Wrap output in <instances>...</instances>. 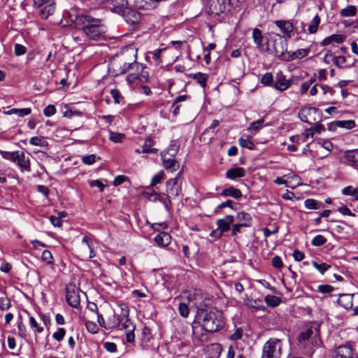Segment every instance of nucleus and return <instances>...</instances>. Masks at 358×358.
Listing matches in <instances>:
<instances>
[{
    "instance_id": "15",
    "label": "nucleus",
    "mask_w": 358,
    "mask_h": 358,
    "mask_svg": "<svg viewBox=\"0 0 358 358\" xmlns=\"http://www.w3.org/2000/svg\"><path fill=\"white\" fill-rule=\"evenodd\" d=\"M291 81L287 79L282 72H279L275 76L273 86L279 91H284L291 85Z\"/></svg>"
},
{
    "instance_id": "39",
    "label": "nucleus",
    "mask_w": 358,
    "mask_h": 358,
    "mask_svg": "<svg viewBox=\"0 0 358 358\" xmlns=\"http://www.w3.org/2000/svg\"><path fill=\"white\" fill-rule=\"evenodd\" d=\"M265 302L266 303L271 307H276L278 306L280 302L281 299L278 296L273 295H267L265 296Z\"/></svg>"
},
{
    "instance_id": "7",
    "label": "nucleus",
    "mask_w": 358,
    "mask_h": 358,
    "mask_svg": "<svg viewBox=\"0 0 358 358\" xmlns=\"http://www.w3.org/2000/svg\"><path fill=\"white\" fill-rule=\"evenodd\" d=\"M104 6L114 13L124 15L128 7L127 0H103Z\"/></svg>"
},
{
    "instance_id": "21",
    "label": "nucleus",
    "mask_w": 358,
    "mask_h": 358,
    "mask_svg": "<svg viewBox=\"0 0 358 358\" xmlns=\"http://www.w3.org/2000/svg\"><path fill=\"white\" fill-rule=\"evenodd\" d=\"M252 38L253 39L254 43L257 45V48L259 52H262V49L265 45V43H263L264 36L262 35V31L258 28H255L252 29Z\"/></svg>"
},
{
    "instance_id": "32",
    "label": "nucleus",
    "mask_w": 358,
    "mask_h": 358,
    "mask_svg": "<svg viewBox=\"0 0 358 358\" xmlns=\"http://www.w3.org/2000/svg\"><path fill=\"white\" fill-rule=\"evenodd\" d=\"M344 157L350 163L357 164L358 166V149L346 151Z\"/></svg>"
},
{
    "instance_id": "6",
    "label": "nucleus",
    "mask_w": 358,
    "mask_h": 358,
    "mask_svg": "<svg viewBox=\"0 0 358 358\" xmlns=\"http://www.w3.org/2000/svg\"><path fill=\"white\" fill-rule=\"evenodd\" d=\"M120 306L121 308V313L119 315H115V320L113 322L114 327H118L120 323L124 320L125 321L123 324V329L126 331H134L136 327L129 318V310L128 306L125 304H121Z\"/></svg>"
},
{
    "instance_id": "62",
    "label": "nucleus",
    "mask_w": 358,
    "mask_h": 358,
    "mask_svg": "<svg viewBox=\"0 0 358 358\" xmlns=\"http://www.w3.org/2000/svg\"><path fill=\"white\" fill-rule=\"evenodd\" d=\"M338 211L343 215L355 217V214L352 213L349 208L346 206H342L338 208Z\"/></svg>"
},
{
    "instance_id": "64",
    "label": "nucleus",
    "mask_w": 358,
    "mask_h": 358,
    "mask_svg": "<svg viewBox=\"0 0 358 358\" xmlns=\"http://www.w3.org/2000/svg\"><path fill=\"white\" fill-rule=\"evenodd\" d=\"M178 148L179 146L176 145V144H171L170 146L164 152L176 157L178 153Z\"/></svg>"
},
{
    "instance_id": "60",
    "label": "nucleus",
    "mask_w": 358,
    "mask_h": 358,
    "mask_svg": "<svg viewBox=\"0 0 358 358\" xmlns=\"http://www.w3.org/2000/svg\"><path fill=\"white\" fill-rule=\"evenodd\" d=\"M87 329L92 334L97 333L99 330L98 326L93 322H86L85 323Z\"/></svg>"
},
{
    "instance_id": "37",
    "label": "nucleus",
    "mask_w": 358,
    "mask_h": 358,
    "mask_svg": "<svg viewBox=\"0 0 358 358\" xmlns=\"http://www.w3.org/2000/svg\"><path fill=\"white\" fill-rule=\"evenodd\" d=\"M334 125L340 127L345 128L348 129H352L355 127V122L354 120H338L334 122Z\"/></svg>"
},
{
    "instance_id": "14",
    "label": "nucleus",
    "mask_w": 358,
    "mask_h": 358,
    "mask_svg": "<svg viewBox=\"0 0 358 358\" xmlns=\"http://www.w3.org/2000/svg\"><path fill=\"white\" fill-rule=\"evenodd\" d=\"M274 24L282 31L285 36L290 38L294 30L293 24L288 20H275Z\"/></svg>"
},
{
    "instance_id": "42",
    "label": "nucleus",
    "mask_w": 358,
    "mask_h": 358,
    "mask_svg": "<svg viewBox=\"0 0 358 358\" xmlns=\"http://www.w3.org/2000/svg\"><path fill=\"white\" fill-rule=\"evenodd\" d=\"M310 52L309 49H299L295 52H293L290 56V59H302L308 55Z\"/></svg>"
},
{
    "instance_id": "34",
    "label": "nucleus",
    "mask_w": 358,
    "mask_h": 358,
    "mask_svg": "<svg viewBox=\"0 0 358 358\" xmlns=\"http://www.w3.org/2000/svg\"><path fill=\"white\" fill-rule=\"evenodd\" d=\"M357 12V9L356 6L349 5L341 10L340 15L342 17H352L356 15Z\"/></svg>"
},
{
    "instance_id": "10",
    "label": "nucleus",
    "mask_w": 358,
    "mask_h": 358,
    "mask_svg": "<svg viewBox=\"0 0 358 358\" xmlns=\"http://www.w3.org/2000/svg\"><path fill=\"white\" fill-rule=\"evenodd\" d=\"M315 115H317L318 118H320L319 110L315 108H303L299 113L301 120L309 124H314V122H316L315 117L311 119V116Z\"/></svg>"
},
{
    "instance_id": "5",
    "label": "nucleus",
    "mask_w": 358,
    "mask_h": 358,
    "mask_svg": "<svg viewBox=\"0 0 358 358\" xmlns=\"http://www.w3.org/2000/svg\"><path fill=\"white\" fill-rule=\"evenodd\" d=\"M281 355L282 342L280 339L272 338L265 343L262 358H280Z\"/></svg>"
},
{
    "instance_id": "19",
    "label": "nucleus",
    "mask_w": 358,
    "mask_h": 358,
    "mask_svg": "<svg viewBox=\"0 0 358 358\" xmlns=\"http://www.w3.org/2000/svg\"><path fill=\"white\" fill-rule=\"evenodd\" d=\"M353 350L348 345H341L334 352V358H353Z\"/></svg>"
},
{
    "instance_id": "23",
    "label": "nucleus",
    "mask_w": 358,
    "mask_h": 358,
    "mask_svg": "<svg viewBox=\"0 0 358 358\" xmlns=\"http://www.w3.org/2000/svg\"><path fill=\"white\" fill-rule=\"evenodd\" d=\"M245 175V171L242 167L229 169L226 172V177L231 180L244 177Z\"/></svg>"
},
{
    "instance_id": "30",
    "label": "nucleus",
    "mask_w": 358,
    "mask_h": 358,
    "mask_svg": "<svg viewBox=\"0 0 358 358\" xmlns=\"http://www.w3.org/2000/svg\"><path fill=\"white\" fill-rule=\"evenodd\" d=\"M345 39V36L343 34H333L323 41V44L327 45L331 42H336L337 43H343Z\"/></svg>"
},
{
    "instance_id": "11",
    "label": "nucleus",
    "mask_w": 358,
    "mask_h": 358,
    "mask_svg": "<svg viewBox=\"0 0 358 358\" xmlns=\"http://www.w3.org/2000/svg\"><path fill=\"white\" fill-rule=\"evenodd\" d=\"M194 295L189 290H185L180 293V316L187 317L189 315L188 304L192 301Z\"/></svg>"
},
{
    "instance_id": "55",
    "label": "nucleus",
    "mask_w": 358,
    "mask_h": 358,
    "mask_svg": "<svg viewBox=\"0 0 358 358\" xmlns=\"http://www.w3.org/2000/svg\"><path fill=\"white\" fill-rule=\"evenodd\" d=\"M96 155H90L87 156H83L82 157V162L87 165L93 164L96 162Z\"/></svg>"
},
{
    "instance_id": "43",
    "label": "nucleus",
    "mask_w": 358,
    "mask_h": 358,
    "mask_svg": "<svg viewBox=\"0 0 358 358\" xmlns=\"http://www.w3.org/2000/svg\"><path fill=\"white\" fill-rule=\"evenodd\" d=\"M193 78L196 80V82L202 87H205L206 85V80L208 79V76L206 73H197L194 74Z\"/></svg>"
},
{
    "instance_id": "59",
    "label": "nucleus",
    "mask_w": 358,
    "mask_h": 358,
    "mask_svg": "<svg viewBox=\"0 0 358 358\" xmlns=\"http://www.w3.org/2000/svg\"><path fill=\"white\" fill-rule=\"evenodd\" d=\"M30 325L32 328H36L38 333H42L43 331V327L38 324L36 320L33 316L29 317Z\"/></svg>"
},
{
    "instance_id": "54",
    "label": "nucleus",
    "mask_w": 358,
    "mask_h": 358,
    "mask_svg": "<svg viewBox=\"0 0 358 358\" xmlns=\"http://www.w3.org/2000/svg\"><path fill=\"white\" fill-rule=\"evenodd\" d=\"M334 290V287L329 285H320L317 287V291L323 294H329Z\"/></svg>"
},
{
    "instance_id": "16",
    "label": "nucleus",
    "mask_w": 358,
    "mask_h": 358,
    "mask_svg": "<svg viewBox=\"0 0 358 358\" xmlns=\"http://www.w3.org/2000/svg\"><path fill=\"white\" fill-rule=\"evenodd\" d=\"M208 6L211 13L220 15L226 9V0H208Z\"/></svg>"
},
{
    "instance_id": "17",
    "label": "nucleus",
    "mask_w": 358,
    "mask_h": 358,
    "mask_svg": "<svg viewBox=\"0 0 358 358\" xmlns=\"http://www.w3.org/2000/svg\"><path fill=\"white\" fill-rule=\"evenodd\" d=\"M175 157H176L173 155L162 152V159L163 161V165L166 169H171V171L176 169V166L177 165V166H178V165L177 164L178 162Z\"/></svg>"
},
{
    "instance_id": "52",
    "label": "nucleus",
    "mask_w": 358,
    "mask_h": 358,
    "mask_svg": "<svg viewBox=\"0 0 358 358\" xmlns=\"http://www.w3.org/2000/svg\"><path fill=\"white\" fill-rule=\"evenodd\" d=\"M83 114L82 112L73 109V108H69L64 113V117L71 118L73 116H81Z\"/></svg>"
},
{
    "instance_id": "46",
    "label": "nucleus",
    "mask_w": 358,
    "mask_h": 358,
    "mask_svg": "<svg viewBox=\"0 0 358 358\" xmlns=\"http://www.w3.org/2000/svg\"><path fill=\"white\" fill-rule=\"evenodd\" d=\"M238 143H239V145L242 147V148H248L250 150H252L255 149V145L254 143L249 139H245V138H240L238 139Z\"/></svg>"
},
{
    "instance_id": "35",
    "label": "nucleus",
    "mask_w": 358,
    "mask_h": 358,
    "mask_svg": "<svg viewBox=\"0 0 358 358\" xmlns=\"http://www.w3.org/2000/svg\"><path fill=\"white\" fill-rule=\"evenodd\" d=\"M304 206L308 209L317 210L322 207V203L315 199H308L305 200Z\"/></svg>"
},
{
    "instance_id": "1",
    "label": "nucleus",
    "mask_w": 358,
    "mask_h": 358,
    "mask_svg": "<svg viewBox=\"0 0 358 358\" xmlns=\"http://www.w3.org/2000/svg\"><path fill=\"white\" fill-rule=\"evenodd\" d=\"M75 26L92 40L100 39L105 32L101 20L89 15L77 16L75 19Z\"/></svg>"
},
{
    "instance_id": "61",
    "label": "nucleus",
    "mask_w": 358,
    "mask_h": 358,
    "mask_svg": "<svg viewBox=\"0 0 358 358\" xmlns=\"http://www.w3.org/2000/svg\"><path fill=\"white\" fill-rule=\"evenodd\" d=\"M124 137V134L119 133L111 132L110 134V139L115 143L121 142Z\"/></svg>"
},
{
    "instance_id": "44",
    "label": "nucleus",
    "mask_w": 358,
    "mask_h": 358,
    "mask_svg": "<svg viewBox=\"0 0 358 358\" xmlns=\"http://www.w3.org/2000/svg\"><path fill=\"white\" fill-rule=\"evenodd\" d=\"M312 264L322 274H323L329 268H331V266L329 264H327L326 263L318 264L315 261L312 262Z\"/></svg>"
},
{
    "instance_id": "18",
    "label": "nucleus",
    "mask_w": 358,
    "mask_h": 358,
    "mask_svg": "<svg viewBox=\"0 0 358 358\" xmlns=\"http://www.w3.org/2000/svg\"><path fill=\"white\" fill-rule=\"evenodd\" d=\"M332 57V62L338 68H350L353 66L354 63L348 62L347 57L344 56H332L331 52H328L325 55V58L327 57Z\"/></svg>"
},
{
    "instance_id": "28",
    "label": "nucleus",
    "mask_w": 358,
    "mask_h": 358,
    "mask_svg": "<svg viewBox=\"0 0 358 358\" xmlns=\"http://www.w3.org/2000/svg\"><path fill=\"white\" fill-rule=\"evenodd\" d=\"M136 8L141 10H150L155 7L153 0H134Z\"/></svg>"
},
{
    "instance_id": "38",
    "label": "nucleus",
    "mask_w": 358,
    "mask_h": 358,
    "mask_svg": "<svg viewBox=\"0 0 358 358\" xmlns=\"http://www.w3.org/2000/svg\"><path fill=\"white\" fill-rule=\"evenodd\" d=\"M30 144L33 145L46 147L48 145V141L45 137L43 136H34L30 138Z\"/></svg>"
},
{
    "instance_id": "25",
    "label": "nucleus",
    "mask_w": 358,
    "mask_h": 358,
    "mask_svg": "<svg viewBox=\"0 0 358 358\" xmlns=\"http://www.w3.org/2000/svg\"><path fill=\"white\" fill-rule=\"evenodd\" d=\"M54 1L51 3H48V4L44 5L43 7H41L39 10V15L42 19H47L50 15L54 13L55 12V6Z\"/></svg>"
},
{
    "instance_id": "27",
    "label": "nucleus",
    "mask_w": 358,
    "mask_h": 358,
    "mask_svg": "<svg viewBox=\"0 0 358 358\" xmlns=\"http://www.w3.org/2000/svg\"><path fill=\"white\" fill-rule=\"evenodd\" d=\"M337 302L344 308L349 309L352 306V296L350 294H341Z\"/></svg>"
},
{
    "instance_id": "49",
    "label": "nucleus",
    "mask_w": 358,
    "mask_h": 358,
    "mask_svg": "<svg viewBox=\"0 0 358 358\" xmlns=\"http://www.w3.org/2000/svg\"><path fill=\"white\" fill-rule=\"evenodd\" d=\"M313 331L311 329H308L299 334L298 340L300 343L305 342L313 335Z\"/></svg>"
},
{
    "instance_id": "33",
    "label": "nucleus",
    "mask_w": 358,
    "mask_h": 358,
    "mask_svg": "<svg viewBox=\"0 0 358 358\" xmlns=\"http://www.w3.org/2000/svg\"><path fill=\"white\" fill-rule=\"evenodd\" d=\"M236 218L238 222H240V224L244 227H248L250 225L252 218L249 213L240 212L237 214Z\"/></svg>"
},
{
    "instance_id": "51",
    "label": "nucleus",
    "mask_w": 358,
    "mask_h": 358,
    "mask_svg": "<svg viewBox=\"0 0 358 358\" xmlns=\"http://www.w3.org/2000/svg\"><path fill=\"white\" fill-rule=\"evenodd\" d=\"M65 334H66V330L64 328H59L57 331H55L53 334H52V337L53 338H55L56 341L60 342L62 341L64 336H65Z\"/></svg>"
},
{
    "instance_id": "63",
    "label": "nucleus",
    "mask_w": 358,
    "mask_h": 358,
    "mask_svg": "<svg viewBox=\"0 0 358 358\" xmlns=\"http://www.w3.org/2000/svg\"><path fill=\"white\" fill-rule=\"evenodd\" d=\"M110 94L112 97L114 99V101L116 103H120L123 99L121 96L120 92L117 90H112L110 91Z\"/></svg>"
},
{
    "instance_id": "31",
    "label": "nucleus",
    "mask_w": 358,
    "mask_h": 358,
    "mask_svg": "<svg viewBox=\"0 0 358 358\" xmlns=\"http://www.w3.org/2000/svg\"><path fill=\"white\" fill-rule=\"evenodd\" d=\"M31 113V110L29 108H12L9 110L5 111L4 113L6 115H13L16 114L19 117H24L26 115H29Z\"/></svg>"
},
{
    "instance_id": "36",
    "label": "nucleus",
    "mask_w": 358,
    "mask_h": 358,
    "mask_svg": "<svg viewBox=\"0 0 358 358\" xmlns=\"http://www.w3.org/2000/svg\"><path fill=\"white\" fill-rule=\"evenodd\" d=\"M79 255L82 257V259H89L95 256V253L92 248V245L90 248H80L79 251Z\"/></svg>"
},
{
    "instance_id": "20",
    "label": "nucleus",
    "mask_w": 358,
    "mask_h": 358,
    "mask_svg": "<svg viewBox=\"0 0 358 358\" xmlns=\"http://www.w3.org/2000/svg\"><path fill=\"white\" fill-rule=\"evenodd\" d=\"M234 217L233 215H227L222 219L217 220V226L221 231L226 232L230 229L231 224L234 222Z\"/></svg>"
},
{
    "instance_id": "50",
    "label": "nucleus",
    "mask_w": 358,
    "mask_h": 358,
    "mask_svg": "<svg viewBox=\"0 0 358 358\" xmlns=\"http://www.w3.org/2000/svg\"><path fill=\"white\" fill-rule=\"evenodd\" d=\"M10 307V301L7 296L0 298V310L4 311Z\"/></svg>"
},
{
    "instance_id": "41",
    "label": "nucleus",
    "mask_w": 358,
    "mask_h": 358,
    "mask_svg": "<svg viewBox=\"0 0 358 358\" xmlns=\"http://www.w3.org/2000/svg\"><path fill=\"white\" fill-rule=\"evenodd\" d=\"M320 23V17L317 14L315 15V17L312 20L311 23L308 26V32L310 34H315L318 29V26H319Z\"/></svg>"
},
{
    "instance_id": "22",
    "label": "nucleus",
    "mask_w": 358,
    "mask_h": 358,
    "mask_svg": "<svg viewBox=\"0 0 358 358\" xmlns=\"http://www.w3.org/2000/svg\"><path fill=\"white\" fill-rule=\"evenodd\" d=\"M124 17L126 21L131 24L137 23L141 20V15L135 10L131 9L127 7V11L122 15Z\"/></svg>"
},
{
    "instance_id": "56",
    "label": "nucleus",
    "mask_w": 358,
    "mask_h": 358,
    "mask_svg": "<svg viewBox=\"0 0 358 358\" xmlns=\"http://www.w3.org/2000/svg\"><path fill=\"white\" fill-rule=\"evenodd\" d=\"M264 122V119H260L256 122H254L250 124L248 129H252L255 131H257L263 126Z\"/></svg>"
},
{
    "instance_id": "12",
    "label": "nucleus",
    "mask_w": 358,
    "mask_h": 358,
    "mask_svg": "<svg viewBox=\"0 0 358 358\" xmlns=\"http://www.w3.org/2000/svg\"><path fill=\"white\" fill-rule=\"evenodd\" d=\"M136 72L131 73L127 77V80L129 83H134L138 80L141 83H145L148 80L149 74L147 71H144V68L142 66V69H135Z\"/></svg>"
},
{
    "instance_id": "29",
    "label": "nucleus",
    "mask_w": 358,
    "mask_h": 358,
    "mask_svg": "<svg viewBox=\"0 0 358 358\" xmlns=\"http://www.w3.org/2000/svg\"><path fill=\"white\" fill-rule=\"evenodd\" d=\"M201 327H195L192 326V334L196 338H198L199 341L202 342H206L208 341V334L207 333H209L208 331H206L205 330L201 331Z\"/></svg>"
},
{
    "instance_id": "58",
    "label": "nucleus",
    "mask_w": 358,
    "mask_h": 358,
    "mask_svg": "<svg viewBox=\"0 0 358 358\" xmlns=\"http://www.w3.org/2000/svg\"><path fill=\"white\" fill-rule=\"evenodd\" d=\"M41 258L43 261L47 262L48 264H51L52 262V253L48 250H45L43 252Z\"/></svg>"
},
{
    "instance_id": "4",
    "label": "nucleus",
    "mask_w": 358,
    "mask_h": 358,
    "mask_svg": "<svg viewBox=\"0 0 358 358\" xmlns=\"http://www.w3.org/2000/svg\"><path fill=\"white\" fill-rule=\"evenodd\" d=\"M265 45L262 52L267 53L277 57H282L287 50V43L285 37L271 32L265 35Z\"/></svg>"
},
{
    "instance_id": "45",
    "label": "nucleus",
    "mask_w": 358,
    "mask_h": 358,
    "mask_svg": "<svg viewBox=\"0 0 358 358\" xmlns=\"http://www.w3.org/2000/svg\"><path fill=\"white\" fill-rule=\"evenodd\" d=\"M273 77L271 73H266L264 74L261 78V83L264 85H273Z\"/></svg>"
},
{
    "instance_id": "47",
    "label": "nucleus",
    "mask_w": 358,
    "mask_h": 358,
    "mask_svg": "<svg viewBox=\"0 0 358 358\" xmlns=\"http://www.w3.org/2000/svg\"><path fill=\"white\" fill-rule=\"evenodd\" d=\"M317 143L320 145L323 148L327 150L328 152L332 150L334 145L331 142L328 140L323 138H319L317 140Z\"/></svg>"
},
{
    "instance_id": "8",
    "label": "nucleus",
    "mask_w": 358,
    "mask_h": 358,
    "mask_svg": "<svg viewBox=\"0 0 358 358\" xmlns=\"http://www.w3.org/2000/svg\"><path fill=\"white\" fill-rule=\"evenodd\" d=\"M80 290L73 285H69L66 288V299L69 306L77 308L80 303Z\"/></svg>"
},
{
    "instance_id": "48",
    "label": "nucleus",
    "mask_w": 358,
    "mask_h": 358,
    "mask_svg": "<svg viewBox=\"0 0 358 358\" xmlns=\"http://www.w3.org/2000/svg\"><path fill=\"white\" fill-rule=\"evenodd\" d=\"M326 242L327 238L324 236L317 235L313 238L311 243L314 246H321L324 245Z\"/></svg>"
},
{
    "instance_id": "26",
    "label": "nucleus",
    "mask_w": 358,
    "mask_h": 358,
    "mask_svg": "<svg viewBox=\"0 0 358 358\" xmlns=\"http://www.w3.org/2000/svg\"><path fill=\"white\" fill-rule=\"evenodd\" d=\"M221 195L223 196H231L234 199H239L242 196V193L240 189L234 187H229L224 189L221 192Z\"/></svg>"
},
{
    "instance_id": "40",
    "label": "nucleus",
    "mask_w": 358,
    "mask_h": 358,
    "mask_svg": "<svg viewBox=\"0 0 358 358\" xmlns=\"http://www.w3.org/2000/svg\"><path fill=\"white\" fill-rule=\"evenodd\" d=\"M153 145L152 141L148 138L145 140L143 145L142 146V153H155L157 150L156 148H152Z\"/></svg>"
},
{
    "instance_id": "13",
    "label": "nucleus",
    "mask_w": 358,
    "mask_h": 358,
    "mask_svg": "<svg viewBox=\"0 0 358 358\" xmlns=\"http://www.w3.org/2000/svg\"><path fill=\"white\" fill-rule=\"evenodd\" d=\"M178 178L179 173L174 178L170 179L166 182V192L169 198H176L179 194Z\"/></svg>"
},
{
    "instance_id": "57",
    "label": "nucleus",
    "mask_w": 358,
    "mask_h": 358,
    "mask_svg": "<svg viewBox=\"0 0 358 358\" xmlns=\"http://www.w3.org/2000/svg\"><path fill=\"white\" fill-rule=\"evenodd\" d=\"M56 113V108L54 105H48L43 110V114L46 117H51Z\"/></svg>"
},
{
    "instance_id": "2",
    "label": "nucleus",
    "mask_w": 358,
    "mask_h": 358,
    "mask_svg": "<svg viewBox=\"0 0 358 358\" xmlns=\"http://www.w3.org/2000/svg\"><path fill=\"white\" fill-rule=\"evenodd\" d=\"M135 57L133 52L115 56L109 62V71L113 76H117L125 73L128 70L142 69V64L136 62Z\"/></svg>"
},
{
    "instance_id": "3",
    "label": "nucleus",
    "mask_w": 358,
    "mask_h": 358,
    "mask_svg": "<svg viewBox=\"0 0 358 358\" xmlns=\"http://www.w3.org/2000/svg\"><path fill=\"white\" fill-rule=\"evenodd\" d=\"M199 320L202 323V328L206 331L214 333L224 325L222 313L213 309H200L198 312Z\"/></svg>"
},
{
    "instance_id": "9",
    "label": "nucleus",
    "mask_w": 358,
    "mask_h": 358,
    "mask_svg": "<svg viewBox=\"0 0 358 358\" xmlns=\"http://www.w3.org/2000/svg\"><path fill=\"white\" fill-rule=\"evenodd\" d=\"M11 161L16 163L21 169L27 171H31L30 161L28 157H25L24 152L21 151L13 152L11 155Z\"/></svg>"
},
{
    "instance_id": "53",
    "label": "nucleus",
    "mask_w": 358,
    "mask_h": 358,
    "mask_svg": "<svg viewBox=\"0 0 358 358\" xmlns=\"http://www.w3.org/2000/svg\"><path fill=\"white\" fill-rule=\"evenodd\" d=\"M164 173L163 171H160L157 174H155L151 180L150 186H155L157 184L159 183L162 179L164 178Z\"/></svg>"
},
{
    "instance_id": "24",
    "label": "nucleus",
    "mask_w": 358,
    "mask_h": 358,
    "mask_svg": "<svg viewBox=\"0 0 358 358\" xmlns=\"http://www.w3.org/2000/svg\"><path fill=\"white\" fill-rule=\"evenodd\" d=\"M155 242L159 246H166L171 241V236L166 232H159L154 238Z\"/></svg>"
}]
</instances>
